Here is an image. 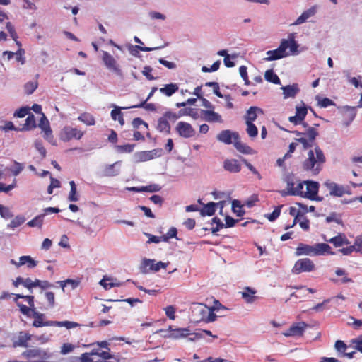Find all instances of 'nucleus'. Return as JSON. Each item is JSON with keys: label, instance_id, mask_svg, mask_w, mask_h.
Instances as JSON below:
<instances>
[{"label": "nucleus", "instance_id": "603ef678", "mask_svg": "<svg viewBox=\"0 0 362 362\" xmlns=\"http://www.w3.org/2000/svg\"><path fill=\"white\" fill-rule=\"evenodd\" d=\"M38 126L40 129H42L43 132H45L47 129H51L49 126V122L44 114H42V117L40 120Z\"/></svg>", "mask_w": 362, "mask_h": 362}, {"label": "nucleus", "instance_id": "f257e3e1", "mask_svg": "<svg viewBox=\"0 0 362 362\" xmlns=\"http://www.w3.org/2000/svg\"><path fill=\"white\" fill-rule=\"evenodd\" d=\"M299 45L294 39V34L288 35V39L281 40L278 48L274 50H269L266 52L267 57L264 58L265 61L270 62L278 60L290 55H297L299 54L298 48Z\"/></svg>", "mask_w": 362, "mask_h": 362}, {"label": "nucleus", "instance_id": "9b49d317", "mask_svg": "<svg viewBox=\"0 0 362 362\" xmlns=\"http://www.w3.org/2000/svg\"><path fill=\"white\" fill-rule=\"evenodd\" d=\"M305 185H306V192L304 193L303 197H306L310 200H316V201H322L323 199L322 197H320L317 196V193L319 191L320 185L317 182L313 180H306L304 181Z\"/></svg>", "mask_w": 362, "mask_h": 362}, {"label": "nucleus", "instance_id": "39448f33", "mask_svg": "<svg viewBox=\"0 0 362 362\" xmlns=\"http://www.w3.org/2000/svg\"><path fill=\"white\" fill-rule=\"evenodd\" d=\"M22 356L28 359V362H44V360L50 357L47 351L39 348L27 349L22 353Z\"/></svg>", "mask_w": 362, "mask_h": 362}, {"label": "nucleus", "instance_id": "412c9836", "mask_svg": "<svg viewBox=\"0 0 362 362\" xmlns=\"http://www.w3.org/2000/svg\"><path fill=\"white\" fill-rule=\"evenodd\" d=\"M223 167L224 170L231 173H239L241 170V165L236 159H226Z\"/></svg>", "mask_w": 362, "mask_h": 362}, {"label": "nucleus", "instance_id": "a878e982", "mask_svg": "<svg viewBox=\"0 0 362 362\" xmlns=\"http://www.w3.org/2000/svg\"><path fill=\"white\" fill-rule=\"evenodd\" d=\"M284 98H294L299 92V88L297 84L288 85L281 88Z\"/></svg>", "mask_w": 362, "mask_h": 362}, {"label": "nucleus", "instance_id": "69168bd1", "mask_svg": "<svg viewBox=\"0 0 362 362\" xmlns=\"http://www.w3.org/2000/svg\"><path fill=\"white\" fill-rule=\"evenodd\" d=\"M152 70L153 69L151 66H145L141 72H142L143 75L145 76L148 80L152 81V80L156 79V78L154 76H153V75H151V74Z\"/></svg>", "mask_w": 362, "mask_h": 362}, {"label": "nucleus", "instance_id": "7c9ffc66", "mask_svg": "<svg viewBox=\"0 0 362 362\" xmlns=\"http://www.w3.org/2000/svg\"><path fill=\"white\" fill-rule=\"evenodd\" d=\"M37 262L34 260L30 256L28 255H23L20 257L18 264L20 265H25L27 264V267L28 268H34L37 266Z\"/></svg>", "mask_w": 362, "mask_h": 362}, {"label": "nucleus", "instance_id": "423d86ee", "mask_svg": "<svg viewBox=\"0 0 362 362\" xmlns=\"http://www.w3.org/2000/svg\"><path fill=\"white\" fill-rule=\"evenodd\" d=\"M315 268V264L310 259L302 258L296 262L291 272L294 274H300L303 272H311Z\"/></svg>", "mask_w": 362, "mask_h": 362}, {"label": "nucleus", "instance_id": "37998d69", "mask_svg": "<svg viewBox=\"0 0 362 362\" xmlns=\"http://www.w3.org/2000/svg\"><path fill=\"white\" fill-rule=\"evenodd\" d=\"M234 146L235 147V148L239 151L241 153H248L250 150V148L245 145V144H243L241 141H240V139L239 138V139H237L235 142H234Z\"/></svg>", "mask_w": 362, "mask_h": 362}, {"label": "nucleus", "instance_id": "5fc2aeb1", "mask_svg": "<svg viewBox=\"0 0 362 362\" xmlns=\"http://www.w3.org/2000/svg\"><path fill=\"white\" fill-rule=\"evenodd\" d=\"M13 163L14 166L12 168H11L10 170L14 176H17L22 172L24 167L22 163H20L17 161H14Z\"/></svg>", "mask_w": 362, "mask_h": 362}, {"label": "nucleus", "instance_id": "0eeeda50", "mask_svg": "<svg viewBox=\"0 0 362 362\" xmlns=\"http://www.w3.org/2000/svg\"><path fill=\"white\" fill-rule=\"evenodd\" d=\"M102 54V59L106 68L115 73L117 76L122 77V69L114 57L106 51H103Z\"/></svg>", "mask_w": 362, "mask_h": 362}, {"label": "nucleus", "instance_id": "f03ea898", "mask_svg": "<svg viewBox=\"0 0 362 362\" xmlns=\"http://www.w3.org/2000/svg\"><path fill=\"white\" fill-rule=\"evenodd\" d=\"M314 150L308 152V158L303 162L302 168L312 175H317L326 161L325 156L318 145L314 144Z\"/></svg>", "mask_w": 362, "mask_h": 362}, {"label": "nucleus", "instance_id": "4be33fe9", "mask_svg": "<svg viewBox=\"0 0 362 362\" xmlns=\"http://www.w3.org/2000/svg\"><path fill=\"white\" fill-rule=\"evenodd\" d=\"M31 337L32 335L28 333L20 332L17 339L13 341V346L28 347V341L31 339Z\"/></svg>", "mask_w": 362, "mask_h": 362}, {"label": "nucleus", "instance_id": "052dcab7", "mask_svg": "<svg viewBox=\"0 0 362 362\" xmlns=\"http://www.w3.org/2000/svg\"><path fill=\"white\" fill-rule=\"evenodd\" d=\"M206 315V316L205 317L204 320V322H214L216 320V317H217L216 315L214 313L213 309H211V308H209V307H208V312Z\"/></svg>", "mask_w": 362, "mask_h": 362}, {"label": "nucleus", "instance_id": "6e6552de", "mask_svg": "<svg viewBox=\"0 0 362 362\" xmlns=\"http://www.w3.org/2000/svg\"><path fill=\"white\" fill-rule=\"evenodd\" d=\"M84 134V132L71 126H65L61 131L60 139L63 141L67 142L74 139L79 140Z\"/></svg>", "mask_w": 362, "mask_h": 362}, {"label": "nucleus", "instance_id": "338daca9", "mask_svg": "<svg viewBox=\"0 0 362 362\" xmlns=\"http://www.w3.org/2000/svg\"><path fill=\"white\" fill-rule=\"evenodd\" d=\"M74 349V346L69 343H65L61 348V354L63 355L67 354L71 352Z\"/></svg>", "mask_w": 362, "mask_h": 362}, {"label": "nucleus", "instance_id": "09e8293b", "mask_svg": "<svg viewBox=\"0 0 362 362\" xmlns=\"http://www.w3.org/2000/svg\"><path fill=\"white\" fill-rule=\"evenodd\" d=\"M334 347H335V349L337 350V351L339 354H342V355L344 354H345V351H346V349L348 348L346 344L343 341H341V340H337L335 342Z\"/></svg>", "mask_w": 362, "mask_h": 362}, {"label": "nucleus", "instance_id": "20e7f679", "mask_svg": "<svg viewBox=\"0 0 362 362\" xmlns=\"http://www.w3.org/2000/svg\"><path fill=\"white\" fill-rule=\"evenodd\" d=\"M293 133L298 136L296 141L300 143L304 149L313 147L318 132L314 127H308L305 132L293 131Z\"/></svg>", "mask_w": 362, "mask_h": 362}, {"label": "nucleus", "instance_id": "473e14b6", "mask_svg": "<svg viewBox=\"0 0 362 362\" xmlns=\"http://www.w3.org/2000/svg\"><path fill=\"white\" fill-rule=\"evenodd\" d=\"M36 127L35 117L33 114L28 116L21 130H30Z\"/></svg>", "mask_w": 362, "mask_h": 362}, {"label": "nucleus", "instance_id": "6ab92c4d", "mask_svg": "<svg viewBox=\"0 0 362 362\" xmlns=\"http://www.w3.org/2000/svg\"><path fill=\"white\" fill-rule=\"evenodd\" d=\"M120 161H117L110 165H105L102 170V175L105 177H114L119 174Z\"/></svg>", "mask_w": 362, "mask_h": 362}, {"label": "nucleus", "instance_id": "6e6d98bb", "mask_svg": "<svg viewBox=\"0 0 362 362\" xmlns=\"http://www.w3.org/2000/svg\"><path fill=\"white\" fill-rule=\"evenodd\" d=\"M281 207L282 206H279L275 208L272 213L267 214L266 217L268 218V220L270 221H275L280 215Z\"/></svg>", "mask_w": 362, "mask_h": 362}, {"label": "nucleus", "instance_id": "dca6fc26", "mask_svg": "<svg viewBox=\"0 0 362 362\" xmlns=\"http://www.w3.org/2000/svg\"><path fill=\"white\" fill-rule=\"evenodd\" d=\"M177 134L183 138H191L195 135V129L192 126L185 122H179L176 126Z\"/></svg>", "mask_w": 362, "mask_h": 362}, {"label": "nucleus", "instance_id": "bb28decb", "mask_svg": "<svg viewBox=\"0 0 362 362\" xmlns=\"http://www.w3.org/2000/svg\"><path fill=\"white\" fill-rule=\"evenodd\" d=\"M325 240L333 244L334 246L336 247H341L344 245L349 244V240L344 234H339L338 235L334 236L329 240H326L325 238Z\"/></svg>", "mask_w": 362, "mask_h": 362}, {"label": "nucleus", "instance_id": "79ce46f5", "mask_svg": "<svg viewBox=\"0 0 362 362\" xmlns=\"http://www.w3.org/2000/svg\"><path fill=\"white\" fill-rule=\"evenodd\" d=\"M147 101L146 100L141 103L135 105H132L130 108H141L143 107L146 110L149 111H155L156 110V105L153 103H146Z\"/></svg>", "mask_w": 362, "mask_h": 362}, {"label": "nucleus", "instance_id": "c756f323", "mask_svg": "<svg viewBox=\"0 0 362 362\" xmlns=\"http://www.w3.org/2000/svg\"><path fill=\"white\" fill-rule=\"evenodd\" d=\"M157 129L167 134L170 132V125L168 121L163 116L160 117L158 120Z\"/></svg>", "mask_w": 362, "mask_h": 362}, {"label": "nucleus", "instance_id": "a211bd4d", "mask_svg": "<svg viewBox=\"0 0 362 362\" xmlns=\"http://www.w3.org/2000/svg\"><path fill=\"white\" fill-rule=\"evenodd\" d=\"M201 115L202 119L208 122H223L221 116L214 112L213 110H202Z\"/></svg>", "mask_w": 362, "mask_h": 362}, {"label": "nucleus", "instance_id": "58836bf2", "mask_svg": "<svg viewBox=\"0 0 362 362\" xmlns=\"http://www.w3.org/2000/svg\"><path fill=\"white\" fill-rule=\"evenodd\" d=\"M25 221V218L24 216H17L10 222L9 224H8L7 228L13 229L20 226Z\"/></svg>", "mask_w": 362, "mask_h": 362}, {"label": "nucleus", "instance_id": "7ed1b4c3", "mask_svg": "<svg viewBox=\"0 0 362 362\" xmlns=\"http://www.w3.org/2000/svg\"><path fill=\"white\" fill-rule=\"evenodd\" d=\"M326 254H334V252L332 251L331 247L327 243H317L313 245L299 243L296 250V256H319Z\"/></svg>", "mask_w": 362, "mask_h": 362}, {"label": "nucleus", "instance_id": "2f4dec72", "mask_svg": "<svg viewBox=\"0 0 362 362\" xmlns=\"http://www.w3.org/2000/svg\"><path fill=\"white\" fill-rule=\"evenodd\" d=\"M264 78L266 81L271 82L272 83L279 85L281 84V81L279 76L274 72L272 69H269L266 71L264 74Z\"/></svg>", "mask_w": 362, "mask_h": 362}, {"label": "nucleus", "instance_id": "e433bc0d", "mask_svg": "<svg viewBox=\"0 0 362 362\" xmlns=\"http://www.w3.org/2000/svg\"><path fill=\"white\" fill-rule=\"evenodd\" d=\"M45 214H40L35 216L34 218L27 223V225L30 227H38L40 228L44 221Z\"/></svg>", "mask_w": 362, "mask_h": 362}, {"label": "nucleus", "instance_id": "c85d7f7f", "mask_svg": "<svg viewBox=\"0 0 362 362\" xmlns=\"http://www.w3.org/2000/svg\"><path fill=\"white\" fill-rule=\"evenodd\" d=\"M179 89L178 85L177 83H169L165 85L164 87L160 88L159 89L160 92L163 95L170 97L173 94L176 93Z\"/></svg>", "mask_w": 362, "mask_h": 362}, {"label": "nucleus", "instance_id": "c9c22d12", "mask_svg": "<svg viewBox=\"0 0 362 362\" xmlns=\"http://www.w3.org/2000/svg\"><path fill=\"white\" fill-rule=\"evenodd\" d=\"M78 119L88 126L94 125L95 123V119L93 117V115L86 112L83 113L80 116H78Z\"/></svg>", "mask_w": 362, "mask_h": 362}, {"label": "nucleus", "instance_id": "b1692460", "mask_svg": "<svg viewBox=\"0 0 362 362\" xmlns=\"http://www.w3.org/2000/svg\"><path fill=\"white\" fill-rule=\"evenodd\" d=\"M221 204L222 202L215 203L213 202H210L206 204H203V208L200 209V215L202 216H213L216 212V206Z\"/></svg>", "mask_w": 362, "mask_h": 362}, {"label": "nucleus", "instance_id": "ea45409f", "mask_svg": "<svg viewBox=\"0 0 362 362\" xmlns=\"http://www.w3.org/2000/svg\"><path fill=\"white\" fill-rule=\"evenodd\" d=\"M135 144H124V145H117L116 146V149L117 151V152L119 153H132L134 148H135Z\"/></svg>", "mask_w": 362, "mask_h": 362}, {"label": "nucleus", "instance_id": "de8ad7c7", "mask_svg": "<svg viewBox=\"0 0 362 362\" xmlns=\"http://www.w3.org/2000/svg\"><path fill=\"white\" fill-rule=\"evenodd\" d=\"M304 185H305L304 182L298 183L297 186L293 188V189H291L289 192L290 195H292V196L300 195V196L303 197V195H304L303 194L305 193L303 192Z\"/></svg>", "mask_w": 362, "mask_h": 362}, {"label": "nucleus", "instance_id": "a18cd8bd", "mask_svg": "<svg viewBox=\"0 0 362 362\" xmlns=\"http://www.w3.org/2000/svg\"><path fill=\"white\" fill-rule=\"evenodd\" d=\"M38 83L37 81H29L24 86V90L26 94H32L37 88Z\"/></svg>", "mask_w": 362, "mask_h": 362}, {"label": "nucleus", "instance_id": "393cba45", "mask_svg": "<svg viewBox=\"0 0 362 362\" xmlns=\"http://www.w3.org/2000/svg\"><path fill=\"white\" fill-rule=\"evenodd\" d=\"M96 352H95V349H93L90 352L82 354L79 358H77V359L80 362H101L102 360L98 358Z\"/></svg>", "mask_w": 362, "mask_h": 362}, {"label": "nucleus", "instance_id": "864d4df0", "mask_svg": "<svg viewBox=\"0 0 362 362\" xmlns=\"http://www.w3.org/2000/svg\"><path fill=\"white\" fill-rule=\"evenodd\" d=\"M17 305L19 307L20 311L25 315L28 316V317H31V313H32V307H28L24 304H22L21 303H17Z\"/></svg>", "mask_w": 362, "mask_h": 362}, {"label": "nucleus", "instance_id": "f704fd0d", "mask_svg": "<svg viewBox=\"0 0 362 362\" xmlns=\"http://www.w3.org/2000/svg\"><path fill=\"white\" fill-rule=\"evenodd\" d=\"M315 100L317 102L318 106L326 108L329 106L334 105V103L328 98H321L319 95L315 96Z\"/></svg>", "mask_w": 362, "mask_h": 362}, {"label": "nucleus", "instance_id": "ddd939ff", "mask_svg": "<svg viewBox=\"0 0 362 362\" xmlns=\"http://www.w3.org/2000/svg\"><path fill=\"white\" fill-rule=\"evenodd\" d=\"M239 134L237 132H232L229 129L222 130L216 136V139L218 141L225 144L229 145L234 144V142L239 139Z\"/></svg>", "mask_w": 362, "mask_h": 362}, {"label": "nucleus", "instance_id": "5701e85b", "mask_svg": "<svg viewBox=\"0 0 362 362\" xmlns=\"http://www.w3.org/2000/svg\"><path fill=\"white\" fill-rule=\"evenodd\" d=\"M189 334V329L185 328H171V334L168 335L170 339H179L187 337Z\"/></svg>", "mask_w": 362, "mask_h": 362}, {"label": "nucleus", "instance_id": "72a5a7b5", "mask_svg": "<svg viewBox=\"0 0 362 362\" xmlns=\"http://www.w3.org/2000/svg\"><path fill=\"white\" fill-rule=\"evenodd\" d=\"M71 189L68 196V200L69 202H77L79 199V196L77 194L76 186L74 181L71 180L69 182Z\"/></svg>", "mask_w": 362, "mask_h": 362}, {"label": "nucleus", "instance_id": "680f3d73", "mask_svg": "<svg viewBox=\"0 0 362 362\" xmlns=\"http://www.w3.org/2000/svg\"><path fill=\"white\" fill-rule=\"evenodd\" d=\"M187 337H188V341H195L197 340L204 338V335L202 334V332H197L191 333L189 332V334Z\"/></svg>", "mask_w": 362, "mask_h": 362}, {"label": "nucleus", "instance_id": "8fccbe9b", "mask_svg": "<svg viewBox=\"0 0 362 362\" xmlns=\"http://www.w3.org/2000/svg\"><path fill=\"white\" fill-rule=\"evenodd\" d=\"M0 215L5 219H8L13 216V214L11 213L10 209L1 204H0Z\"/></svg>", "mask_w": 362, "mask_h": 362}, {"label": "nucleus", "instance_id": "bf43d9fd", "mask_svg": "<svg viewBox=\"0 0 362 362\" xmlns=\"http://www.w3.org/2000/svg\"><path fill=\"white\" fill-rule=\"evenodd\" d=\"M163 116L165 117L167 120L169 119L172 121H175L181 117L180 115V111L178 112L177 114L170 111H167L163 114Z\"/></svg>", "mask_w": 362, "mask_h": 362}, {"label": "nucleus", "instance_id": "f3484780", "mask_svg": "<svg viewBox=\"0 0 362 362\" xmlns=\"http://www.w3.org/2000/svg\"><path fill=\"white\" fill-rule=\"evenodd\" d=\"M317 5L312 6L308 9L304 11L301 15L291 24L292 25H298L307 22L309 18L313 17L317 11Z\"/></svg>", "mask_w": 362, "mask_h": 362}, {"label": "nucleus", "instance_id": "3c124183", "mask_svg": "<svg viewBox=\"0 0 362 362\" xmlns=\"http://www.w3.org/2000/svg\"><path fill=\"white\" fill-rule=\"evenodd\" d=\"M161 187L158 184H151L147 186H143V192H159L161 189Z\"/></svg>", "mask_w": 362, "mask_h": 362}, {"label": "nucleus", "instance_id": "774afa93", "mask_svg": "<svg viewBox=\"0 0 362 362\" xmlns=\"http://www.w3.org/2000/svg\"><path fill=\"white\" fill-rule=\"evenodd\" d=\"M352 344H354V348L362 353V335L352 339Z\"/></svg>", "mask_w": 362, "mask_h": 362}, {"label": "nucleus", "instance_id": "9d476101", "mask_svg": "<svg viewBox=\"0 0 362 362\" xmlns=\"http://www.w3.org/2000/svg\"><path fill=\"white\" fill-rule=\"evenodd\" d=\"M167 264L161 261L156 262L155 259H144L140 266V271L147 274L149 271L158 272L160 269H165Z\"/></svg>", "mask_w": 362, "mask_h": 362}, {"label": "nucleus", "instance_id": "4d7b16f0", "mask_svg": "<svg viewBox=\"0 0 362 362\" xmlns=\"http://www.w3.org/2000/svg\"><path fill=\"white\" fill-rule=\"evenodd\" d=\"M29 107H22L14 112L13 116L16 117L22 118L26 116L29 113Z\"/></svg>", "mask_w": 362, "mask_h": 362}, {"label": "nucleus", "instance_id": "e2e57ef3", "mask_svg": "<svg viewBox=\"0 0 362 362\" xmlns=\"http://www.w3.org/2000/svg\"><path fill=\"white\" fill-rule=\"evenodd\" d=\"M127 107H115V108L111 111V117L113 120H117V118L123 115L121 110L126 109Z\"/></svg>", "mask_w": 362, "mask_h": 362}, {"label": "nucleus", "instance_id": "2eb2a0df", "mask_svg": "<svg viewBox=\"0 0 362 362\" xmlns=\"http://www.w3.org/2000/svg\"><path fill=\"white\" fill-rule=\"evenodd\" d=\"M308 327V324L300 322L293 324L289 329L283 333L285 337H301Z\"/></svg>", "mask_w": 362, "mask_h": 362}, {"label": "nucleus", "instance_id": "4468645a", "mask_svg": "<svg viewBox=\"0 0 362 362\" xmlns=\"http://www.w3.org/2000/svg\"><path fill=\"white\" fill-rule=\"evenodd\" d=\"M192 317L197 322L204 321L208 312V307L202 303H193L191 307Z\"/></svg>", "mask_w": 362, "mask_h": 362}, {"label": "nucleus", "instance_id": "aec40b11", "mask_svg": "<svg viewBox=\"0 0 362 362\" xmlns=\"http://www.w3.org/2000/svg\"><path fill=\"white\" fill-rule=\"evenodd\" d=\"M264 113L262 109L257 106H251L244 115V119L245 122H254L256 120L259 115Z\"/></svg>", "mask_w": 362, "mask_h": 362}, {"label": "nucleus", "instance_id": "f8f14e48", "mask_svg": "<svg viewBox=\"0 0 362 362\" xmlns=\"http://www.w3.org/2000/svg\"><path fill=\"white\" fill-rule=\"evenodd\" d=\"M324 185L329 191V194L333 197H341L345 194H351L350 192L343 185H340L330 180L325 182Z\"/></svg>", "mask_w": 362, "mask_h": 362}, {"label": "nucleus", "instance_id": "cd10ccee", "mask_svg": "<svg viewBox=\"0 0 362 362\" xmlns=\"http://www.w3.org/2000/svg\"><path fill=\"white\" fill-rule=\"evenodd\" d=\"M256 293V291L250 287H245L243 288V291L241 292L242 298L245 300L247 303H253L256 296L255 294Z\"/></svg>", "mask_w": 362, "mask_h": 362}, {"label": "nucleus", "instance_id": "49530a36", "mask_svg": "<svg viewBox=\"0 0 362 362\" xmlns=\"http://www.w3.org/2000/svg\"><path fill=\"white\" fill-rule=\"evenodd\" d=\"M205 86L212 87L214 93L218 98H223V95L220 92L219 84L217 82H206Z\"/></svg>", "mask_w": 362, "mask_h": 362}, {"label": "nucleus", "instance_id": "c03bdc74", "mask_svg": "<svg viewBox=\"0 0 362 362\" xmlns=\"http://www.w3.org/2000/svg\"><path fill=\"white\" fill-rule=\"evenodd\" d=\"M241 207L242 206L240 201L233 200L232 202V209L237 216L240 217L245 214V211L241 209Z\"/></svg>", "mask_w": 362, "mask_h": 362}, {"label": "nucleus", "instance_id": "a19ab883", "mask_svg": "<svg viewBox=\"0 0 362 362\" xmlns=\"http://www.w3.org/2000/svg\"><path fill=\"white\" fill-rule=\"evenodd\" d=\"M180 115L181 117L184 116V115H189L194 119H196L199 117L198 112L197 111H195L194 109L190 108V107L181 109L180 110Z\"/></svg>", "mask_w": 362, "mask_h": 362}, {"label": "nucleus", "instance_id": "13d9d810", "mask_svg": "<svg viewBox=\"0 0 362 362\" xmlns=\"http://www.w3.org/2000/svg\"><path fill=\"white\" fill-rule=\"evenodd\" d=\"M307 108L305 107H296V115L297 117L300 118V119L303 120L305 119L307 115Z\"/></svg>", "mask_w": 362, "mask_h": 362}, {"label": "nucleus", "instance_id": "4c0bfd02", "mask_svg": "<svg viewBox=\"0 0 362 362\" xmlns=\"http://www.w3.org/2000/svg\"><path fill=\"white\" fill-rule=\"evenodd\" d=\"M247 125L246 132L251 138H255L258 134V129L252 122H245Z\"/></svg>", "mask_w": 362, "mask_h": 362}, {"label": "nucleus", "instance_id": "0e129e2a", "mask_svg": "<svg viewBox=\"0 0 362 362\" xmlns=\"http://www.w3.org/2000/svg\"><path fill=\"white\" fill-rule=\"evenodd\" d=\"M45 296L49 303V305L52 308L55 305L54 293L52 291H47L45 293Z\"/></svg>", "mask_w": 362, "mask_h": 362}, {"label": "nucleus", "instance_id": "1a4fd4ad", "mask_svg": "<svg viewBox=\"0 0 362 362\" xmlns=\"http://www.w3.org/2000/svg\"><path fill=\"white\" fill-rule=\"evenodd\" d=\"M162 151L163 150L160 148H156L151 151H138L134 154L133 157L136 163L146 162L161 156Z\"/></svg>", "mask_w": 362, "mask_h": 362}]
</instances>
